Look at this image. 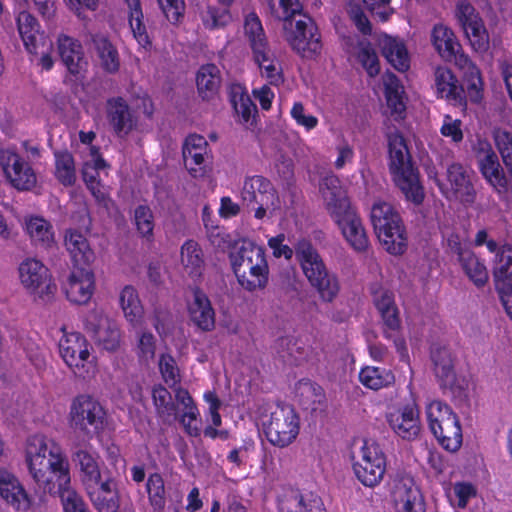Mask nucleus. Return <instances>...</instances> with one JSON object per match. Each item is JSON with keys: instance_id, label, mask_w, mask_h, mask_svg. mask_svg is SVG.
<instances>
[{"instance_id": "1", "label": "nucleus", "mask_w": 512, "mask_h": 512, "mask_svg": "<svg viewBox=\"0 0 512 512\" xmlns=\"http://www.w3.org/2000/svg\"><path fill=\"white\" fill-rule=\"evenodd\" d=\"M25 459L38 487L59 497L62 506L79 496L71 484L68 458L53 439L40 434L30 436L26 442Z\"/></svg>"}, {"instance_id": "2", "label": "nucleus", "mask_w": 512, "mask_h": 512, "mask_svg": "<svg viewBox=\"0 0 512 512\" xmlns=\"http://www.w3.org/2000/svg\"><path fill=\"white\" fill-rule=\"evenodd\" d=\"M326 208L340 228L343 236L357 252H364L369 240L362 221L352 208L345 190L336 176H327L320 184Z\"/></svg>"}, {"instance_id": "3", "label": "nucleus", "mask_w": 512, "mask_h": 512, "mask_svg": "<svg viewBox=\"0 0 512 512\" xmlns=\"http://www.w3.org/2000/svg\"><path fill=\"white\" fill-rule=\"evenodd\" d=\"M389 170L395 185L406 199L420 204L424 199L418 169L414 166L403 136L396 130L387 133Z\"/></svg>"}, {"instance_id": "4", "label": "nucleus", "mask_w": 512, "mask_h": 512, "mask_svg": "<svg viewBox=\"0 0 512 512\" xmlns=\"http://www.w3.org/2000/svg\"><path fill=\"white\" fill-rule=\"evenodd\" d=\"M295 257L308 282L318 291L321 299L332 302L339 293L340 284L337 276L327 269L313 244L306 239L299 240L295 244Z\"/></svg>"}, {"instance_id": "5", "label": "nucleus", "mask_w": 512, "mask_h": 512, "mask_svg": "<svg viewBox=\"0 0 512 512\" xmlns=\"http://www.w3.org/2000/svg\"><path fill=\"white\" fill-rule=\"evenodd\" d=\"M231 262L238 282L245 290L252 292L266 287L269 267L261 246L243 241L231 255Z\"/></svg>"}, {"instance_id": "6", "label": "nucleus", "mask_w": 512, "mask_h": 512, "mask_svg": "<svg viewBox=\"0 0 512 512\" xmlns=\"http://www.w3.org/2000/svg\"><path fill=\"white\" fill-rule=\"evenodd\" d=\"M371 221L379 241L393 255H400L406 249V236L401 218L394 207L387 202H376L371 209Z\"/></svg>"}, {"instance_id": "7", "label": "nucleus", "mask_w": 512, "mask_h": 512, "mask_svg": "<svg viewBox=\"0 0 512 512\" xmlns=\"http://www.w3.org/2000/svg\"><path fill=\"white\" fill-rule=\"evenodd\" d=\"M429 428L440 445L450 452L457 451L462 444V430L457 415L445 403L435 400L426 408Z\"/></svg>"}, {"instance_id": "8", "label": "nucleus", "mask_w": 512, "mask_h": 512, "mask_svg": "<svg viewBox=\"0 0 512 512\" xmlns=\"http://www.w3.org/2000/svg\"><path fill=\"white\" fill-rule=\"evenodd\" d=\"M353 471L366 487L377 486L386 472V456L378 443L363 440L360 450L353 454Z\"/></svg>"}, {"instance_id": "9", "label": "nucleus", "mask_w": 512, "mask_h": 512, "mask_svg": "<svg viewBox=\"0 0 512 512\" xmlns=\"http://www.w3.org/2000/svg\"><path fill=\"white\" fill-rule=\"evenodd\" d=\"M105 411L95 399L88 395L76 397L70 407V424L88 438L98 435L104 428Z\"/></svg>"}, {"instance_id": "10", "label": "nucleus", "mask_w": 512, "mask_h": 512, "mask_svg": "<svg viewBox=\"0 0 512 512\" xmlns=\"http://www.w3.org/2000/svg\"><path fill=\"white\" fill-rule=\"evenodd\" d=\"M284 37L293 50L303 57H313L322 48L321 36L313 19L304 14L284 27Z\"/></svg>"}, {"instance_id": "11", "label": "nucleus", "mask_w": 512, "mask_h": 512, "mask_svg": "<svg viewBox=\"0 0 512 512\" xmlns=\"http://www.w3.org/2000/svg\"><path fill=\"white\" fill-rule=\"evenodd\" d=\"M433 371L444 394L462 401L466 397V383L457 377L455 359L450 349L445 346H435L431 350Z\"/></svg>"}, {"instance_id": "12", "label": "nucleus", "mask_w": 512, "mask_h": 512, "mask_svg": "<svg viewBox=\"0 0 512 512\" xmlns=\"http://www.w3.org/2000/svg\"><path fill=\"white\" fill-rule=\"evenodd\" d=\"M242 200L254 211L257 219H263L267 211L278 208L279 199L269 180L262 176H252L245 179L242 192Z\"/></svg>"}, {"instance_id": "13", "label": "nucleus", "mask_w": 512, "mask_h": 512, "mask_svg": "<svg viewBox=\"0 0 512 512\" xmlns=\"http://www.w3.org/2000/svg\"><path fill=\"white\" fill-rule=\"evenodd\" d=\"M268 441L278 447L290 445L299 433V418L291 406H278L264 423Z\"/></svg>"}, {"instance_id": "14", "label": "nucleus", "mask_w": 512, "mask_h": 512, "mask_svg": "<svg viewBox=\"0 0 512 512\" xmlns=\"http://www.w3.org/2000/svg\"><path fill=\"white\" fill-rule=\"evenodd\" d=\"M21 284L44 302L50 301L56 291L47 267L35 258L23 260L18 268Z\"/></svg>"}, {"instance_id": "15", "label": "nucleus", "mask_w": 512, "mask_h": 512, "mask_svg": "<svg viewBox=\"0 0 512 512\" xmlns=\"http://www.w3.org/2000/svg\"><path fill=\"white\" fill-rule=\"evenodd\" d=\"M86 331L95 343L102 349L115 352L121 344V333L116 322L107 317L102 311L89 312L85 320Z\"/></svg>"}, {"instance_id": "16", "label": "nucleus", "mask_w": 512, "mask_h": 512, "mask_svg": "<svg viewBox=\"0 0 512 512\" xmlns=\"http://www.w3.org/2000/svg\"><path fill=\"white\" fill-rule=\"evenodd\" d=\"M391 497L398 512H426L423 495L410 475H396Z\"/></svg>"}, {"instance_id": "17", "label": "nucleus", "mask_w": 512, "mask_h": 512, "mask_svg": "<svg viewBox=\"0 0 512 512\" xmlns=\"http://www.w3.org/2000/svg\"><path fill=\"white\" fill-rule=\"evenodd\" d=\"M0 166L7 180L17 190L24 191L35 187L37 178L34 170L16 152L1 149Z\"/></svg>"}, {"instance_id": "18", "label": "nucleus", "mask_w": 512, "mask_h": 512, "mask_svg": "<svg viewBox=\"0 0 512 512\" xmlns=\"http://www.w3.org/2000/svg\"><path fill=\"white\" fill-rule=\"evenodd\" d=\"M106 116L114 133L120 138L126 137L138 124L135 111L122 97H112L107 100Z\"/></svg>"}, {"instance_id": "19", "label": "nucleus", "mask_w": 512, "mask_h": 512, "mask_svg": "<svg viewBox=\"0 0 512 512\" xmlns=\"http://www.w3.org/2000/svg\"><path fill=\"white\" fill-rule=\"evenodd\" d=\"M392 430L404 440H413L421 431L419 410L414 401L387 415Z\"/></svg>"}, {"instance_id": "20", "label": "nucleus", "mask_w": 512, "mask_h": 512, "mask_svg": "<svg viewBox=\"0 0 512 512\" xmlns=\"http://www.w3.org/2000/svg\"><path fill=\"white\" fill-rule=\"evenodd\" d=\"M59 351L66 364L75 374L85 377L83 369L90 357L86 339L80 333L65 335L59 342Z\"/></svg>"}, {"instance_id": "21", "label": "nucleus", "mask_w": 512, "mask_h": 512, "mask_svg": "<svg viewBox=\"0 0 512 512\" xmlns=\"http://www.w3.org/2000/svg\"><path fill=\"white\" fill-rule=\"evenodd\" d=\"M0 497L18 511H27L32 504L31 497L19 479L4 467H0Z\"/></svg>"}, {"instance_id": "22", "label": "nucleus", "mask_w": 512, "mask_h": 512, "mask_svg": "<svg viewBox=\"0 0 512 512\" xmlns=\"http://www.w3.org/2000/svg\"><path fill=\"white\" fill-rule=\"evenodd\" d=\"M90 155L91 159L86 161L83 165L82 178L96 201L107 206V191L99 179V173L100 170H104L108 165L101 157L97 147H90Z\"/></svg>"}, {"instance_id": "23", "label": "nucleus", "mask_w": 512, "mask_h": 512, "mask_svg": "<svg viewBox=\"0 0 512 512\" xmlns=\"http://www.w3.org/2000/svg\"><path fill=\"white\" fill-rule=\"evenodd\" d=\"M71 458L75 466L79 468L80 480L85 491L103 483L96 453L78 445L73 449Z\"/></svg>"}, {"instance_id": "24", "label": "nucleus", "mask_w": 512, "mask_h": 512, "mask_svg": "<svg viewBox=\"0 0 512 512\" xmlns=\"http://www.w3.org/2000/svg\"><path fill=\"white\" fill-rule=\"evenodd\" d=\"M94 291V274L88 266L76 267L65 284L67 298L76 304L87 303Z\"/></svg>"}, {"instance_id": "25", "label": "nucleus", "mask_w": 512, "mask_h": 512, "mask_svg": "<svg viewBox=\"0 0 512 512\" xmlns=\"http://www.w3.org/2000/svg\"><path fill=\"white\" fill-rule=\"evenodd\" d=\"M57 44L61 61L69 73L74 76L82 75L88 67V60L81 43L63 34L58 37Z\"/></svg>"}, {"instance_id": "26", "label": "nucleus", "mask_w": 512, "mask_h": 512, "mask_svg": "<svg viewBox=\"0 0 512 512\" xmlns=\"http://www.w3.org/2000/svg\"><path fill=\"white\" fill-rule=\"evenodd\" d=\"M207 153L208 142L203 136L192 134L185 139L182 149L184 165L193 177L204 175Z\"/></svg>"}, {"instance_id": "27", "label": "nucleus", "mask_w": 512, "mask_h": 512, "mask_svg": "<svg viewBox=\"0 0 512 512\" xmlns=\"http://www.w3.org/2000/svg\"><path fill=\"white\" fill-rule=\"evenodd\" d=\"M372 295L373 302L383 319L385 336L393 338L400 326L398 309L395 306L393 294L387 289L373 286Z\"/></svg>"}, {"instance_id": "28", "label": "nucleus", "mask_w": 512, "mask_h": 512, "mask_svg": "<svg viewBox=\"0 0 512 512\" xmlns=\"http://www.w3.org/2000/svg\"><path fill=\"white\" fill-rule=\"evenodd\" d=\"M446 178L454 197L463 203L471 204L475 200V189L468 170L460 163L447 165Z\"/></svg>"}, {"instance_id": "29", "label": "nucleus", "mask_w": 512, "mask_h": 512, "mask_svg": "<svg viewBox=\"0 0 512 512\" xmlns=\"http://www.w3.org/2000/svg\"><path fill=\"white\" fill-rule=\"evenodd\" d=\"M279 512H325L321 499L311 493L286 490L278 501Z\"/></svg>"}, {"instance_id": "30", "label": "nucleus", "mask_w": 512, "mask_h": 512, "mask_svg": "<svg viewBox=\"0 0 512 512\" xmlns=\"http://www.w3.org/2000/svg\"><path fill=\"white\" fill-rule=\"evenodd\" d=\"M446 61L454 62L464 72L466 89L472 102H479L482 98L483 81L478 67L461 52V49L454 52V57L446 58Z\"/></svg>"}, {"instance_id": "31", "label": "nucleus", "mask_w": 512, "mask_h": 512, "mask_svg": "<svg viewBox=\"0 0 512 512\" xmlns=\"http://www.w3.org/2000/svg\"><path fill=\"white\" fill-rule=\"evenodd\" d=\"M189 315L192 323L202 331H211L215 327V312L210 300L199 289L193 291V299L189 304Z\"/></svg>"}, {"instance_id": "32", "label": "nucleus", "mask_w": 512, "mask_h": 512, "mask_svg": "<svg viewBox=\"0 0 512 512\" xmlns=\"http://www.w3.org/2000/svg\"><path fill=\"white\" fill-rule=\"evenodd\" d=\"M86 493L98 512H118L119 496L112 478H107L98 486L86 490Z\"/></svg>"}, {"instance_id": "33", "label": "nucleus", "mask_w": 512, "mask_h": 512, "mask_svg": "<svg viewBox=\"0 0 512 512\" xmlns=\"http://www.w3.org/2000/svg\"><path fill=\"white\" fill-rule=\"evenodd\" d=\"M65 246L77 266H89L95 259L87 239L76 230L65 234Z\"/></svg>"}, {"instance_id": "34", "label": "nucleus", "mask_w": 512, "mask_h": 512, "mask_svg": "<svg viewBox=\"0 0 512 512\" xmlns=\"http://www.w3.org/2000/svg\"><path fill=\"white\" fill-rule=\"evenodd\" d=\"M434 78L435 89L439 97L461 103L464 89L458 85V81L450 69L437 67Z\"/></svg>"}, {"instance_id": "35", "label": "nucleus", "mask_w": 512, "mask_h": 512, "mask_svg": "<svg viewBox=\"0 0 512 512\" xmlns=\"http://www.w3.org/2000/svg\"><path fill=\"white\" fill-rule=\"evenodd\" d=\"M379 46L383 56L396 70L400 72L408 70L409 56L402 41L385 35L380 38Z\"/></svg>"}, {"instance_id": "36", "label": "nucleus", "mask_w": 512, "mask_h": 512, "mask_svg": "<svg viewBox=\"0 0 512 512\" xmlns=\"http://www.w3.org/2000/svg\"><path fill=\"white\" fill-rule=\"evenodd\" d=\"M220 70L214 64H206L200 67L196 77L199 95L202 99H212L220 88Z\"/></svg>"}, {"instance_id": "37", "label": "nucleus", "mask_w": 512, "mask_h": 512, "mask_svg": "<svg viewBox=\"0 0 512 512\" xmlns=\"http://www.w3.org/2000/svg\"><path fill=\"white\" fill-rule=\"evenodd\" d=\"M478 168L483 178L499 195H505L508 192V178L498 156L478 164Z\"/></svg>"}, {"instance_id": "38", "label": "nucleus", "mask_w": 512, "mask_h": 512, "mask_svg": "<svg viewBox=\"0 0 512 512\" xmlns=\"http://www.w3.org/2000/svg\"><path fill=\"white\" fill-rule=\"evenodd\" d=\"M431 38L435 49L444 60L454 57V52L461 49L453 31L442 24L434 26Z\"/></svg>"}, {"instance_id": "39", "label": "nucleus", "mask_w": 512, "mask_h": 512, "mask_svg": "<svg viewBox=\"0 0 512 512\" xmlns=\"http://www.w3.org/2000/svg\"><path fill=\"white\" fill-rule=\"evenodd\" d=\"M458 262L469 280L477 287H483L489 279L486 266L473 251L464 252Z\"/></svg>"}, {"instance_id": "40", "label": "nucleus", "mask_w": 512, "mask_h": 512, "mask_svg": "<svg viewBox=\"0 0 512 512\" xmlns=\"http://www.w3.org/2000/svg\"><path fill=\"white\" fill-rule=\"evenodd\" d=\"M181 263L192 277H199L204 268L203 253L197 242L186 241L181 248Z\"/></svg>"}, {"instance_id": "41", "label": "nucleus", "mask_w": 512, "mask_h": 512, "mask_svg": "<svg viewBox=\"0 0 512 512\" xmlns=\"http://www.w3.org/2000/svg\"><path fill=\"white\" fill-rule=\"evenodd\" d=\"M270 15L283 22V28L288 22H294L302 14L299 0H267Z\"/></svg>"}, {"instance_id": "42", "label": "nucleus", "mask_w": 512, "mask_h": 512, "mask_svg": "<svg viewBox=\"0 0 512 512\" xmlns=\"http://www.w3.org/2000/svg\"><path fill=\"white\" fill-rule=\"evenodd\" d=\"M253 57L269 84L278 86L283 82L281 65L270 48L253 54Z\"/></svg>"}, {"instance_id": "43", "label": "nucleus", "mask_w": 512, "mask_h": 512, "mask_svg": "<svg viewBox=\"0 0 512 512\" xmlns=\"http://www.w3.org/2000/svg\"><path fill=\"white\" fill-rule=\"evenodd\" d=\"M17 27L27 51L36 53L39 24L35 17L27 11L20 12L17 17Z\"/></svg>"}, {"instance_id": "44", "label": "nucleus", "mask_w": 512, "mask_h": 512, "mask_svg": "<svg viewBox=\"0 0 512 512\" xmlns=\"http://www.w3.org/2000/svg\"><path fill=\"white\" fill-rule=\"evenodd\" d=\"M359 380L365 387L379 390L392 385L395 376L389 369L367 366L360 371Z\"/></svg>"}, {"instance_id": "45", "label": "nucleus", "mask_w": 512, "mask_h": 512, "mask_svg": "<svg viewBox=\"0 0 512 512\" xmlns=\"http://www.w3.org/2000/svg\"><path fill=\"white\" fill-rule=\"evenodd\" d=\"M153 403L158 416L165 423H171L177 418V407L171 393L163 386H155L152 390Z\"/></svg>"}, {"instance_id": "46", "label": "nucleus", "mask_w": 512, "mask_h": 512, "mask_svg": "<svg viewBox=\"0 0 512 512\" xmlns=\"http://www.w3.org/2000/svg\"><path fill=\"white\" fill-rule=\"evenodd\" d=\"M26 231L36 245L48 248L54 242L52 226L41 217H31L27 219Z\"/></svg>"}, {"instance_id": "47", "label": "nucleus", "mask_w": 512, "mask_h": 512, "mask_svg": "<svg viewBox=\"0 0 512 512\" xmlns=\"http://www.w3.org/2000/svg\"><path fill=\"white\" fill-rule=\"evenodd\" d=\"M493 276L496 287L512 284V247L503 246L496 254Z\"/></svg>"}, {"instance_id": "48", "label": "nucleus", "mask_w": 512, "mask_h": 512, "mask_svg": "<svg viewBox=\"0 0 512 512\" xmlns=\"http://www.w3.org/2000/svg\"><path fill=\"white\" fill-rule=\"evenodd\" d=\"M92 42L101 59L103 68L110 73L118 71L119 56L112 43L103 35H94Z\"/></svg>"}, {"instance_id": "49", "label": "nucleus", "mask_w": 512, "mask_h": 512, "mask_svg": "<svg viewBox=\"0 0 512 512\" xmlns=\"http://www.w3.org/2000/svg\"><path fill=\"white\" fill-rule=\"evenodd\" d=\"M244 29L253 54H259L261 51L270 48L261 21L256 14L250 13L246 17Z\"/></svg>"}, {"instance_id": "50", "label": "nucleus", "mask_w": 512, "mask_h": 512, "mask_svg": "<svg viewBox=\"0 0 512 512\" xmlns=\"http://www.w3.org/2000/svg\"><path fill=\"white\" fill-rule=\"evenodd\" d=\"M126 3L128 6L129 24L133 35L141 46L146 47L150 44V40L143 23L140 0H126Z\"/></svg>"}, {"instance_id": "51", "label": "nucleus", "mask_w": 512, "mask_h": 512, "mask_svg": "<svg viewBox=\"0 0 512 512\" xmlns=\"http://www.w3.org/2000/svg\"><path fill=\"white\" fill-rule=\"evenodd\" d=\"M491 134L502 162L512 177V132L502 127H494Z\"/></svg>"}, {"instance_id": "52", "label": "nucleus", "mask_w": 512, "mask_h": 512, "mask_svg": "<svg viewBox=\"0 0 512 512\" xmlns=\"http://www.w3.org/2000/svg\"><path fill=\"white\" fill-rule=\"evenodd\" d=\"M120 304L126 319L131 323H137L143 314L138 294L132 286H125L120 294Z\"/></svg>"}, {"instance_id": "53", "label": "nucleus", "mask_w": 512, "mask_h": 512, "mask_svg": "<svg viewBox=\"0 0 512 512\" xmlns=\"http://www.w3.org/2000/svg\"><path fill=\"white\" fill-rule=\"evenodd\" d=\"M146 490L149 503L155 511H162L166 506V489L162 476L153 473L148 477Z\"/></svg>"}, {"instance_id": "54", "label": "nucleus", "mask_w": 512, "mask_h": 512, "mask_svg": "<svg viewBox=\"0 0 512 512\" xmlns=\"http://www.w3.org/2000/svg\"><path fill=\"white\" fill-rule=\"evenodd\" d=\"M231 103L241 121L247 123L257 111L255 104L245 93L241 86H235L231 90Z\"/></svg>"}, {"instance_id": "55", "label": "nucleus", "mask_w": 512, "mask_h": 512, "mask_svg": "<svg viewBox=\"0 0 512 512\" xmlns=\"http://www.w3.org/2000/svg\"><path fill=\"white\" fill-rule=\"evenodd\" d=\"M56 158V178L65 186H72L76 181V172L73 156L65 152H57Z\"/></svg>"}, {"instance_id": "56", "label": "nucleus", "mask_w": 512, "mask_h": 512, "mask_svg": "<svg viewBox=\"0 0 512 512\" xmlns=\"http://www.w3.org/2000/svg\"><path fill=\"white\" fill-rule=\"evenodd\" d=\"M357 59L370 77H375L380 72V64L377 53L371 43L362 40L357 46Z\"/></svg>"}, {"instance_id": "57", "label": "nucleus", "mask_w": 512, "mask_h": 512, "mask_svg": "<svg viewBox=\"0 0 512 512\" xmlns=\"http://www.w3.org/2000/svg\"><path fill=\"white\" fill-rule=\"evenodd\" d=\"M134 222L142 237L150 239L153 236L154 216L148 206L139 205L135 208Z\"/></svg>"}, {"instance_id": "58", "label": "nucleus", "mask_w": 512, "mask_h": 512, "mask_svg": "<svg viewBox=\"0 0 512 512\" xmlns=\"http://www.w3.org/2000/svg\"><path fill=\"white\" fill-rule=\"evenodd\" d=\"M462 28L474 47L478 49L485 48L488 43V35L479 18L467 22Z\"/></svg>"}, {"instance_id": "59", "label": "nucleus", "mask_w": 512, "mask_h": 512, "mask_svg": "<svg viewBox=\"0 0 512 512\" xmlns=\"http://www.w3.org/2000/svg\"><path fill=\"white\" fill-rule=\"evenodd\" d=\"M297 392L304 405L321 403L323 399L322 388L310 381H301L298 384Z\"/></svg>"}, {"instance_id": "60", "label": "nucleus", "mask_w": 512, "mask_h": 512, "mask_svg": "<svg viewBox=\"0 0 512 512\" xmlns=\"http://www.w3.org/2000/svg\"><path fill=\"white\" fill-rule=\"evenodd\" d=\"M159 369L165 383L170 387L175 386L179 382V369L172 356L166 354L161 355L159 359Z\"/></svg>"}, {"instance_id": "61", "label": "nucleus", "mask_w": 512, "mask_h": 512, "mask_svg": "<svg viewBox=\"0 0 512 512\" xmlns=\"http://www.w3.org/2000/svg\"><path fill=\"white\" fill-rule=\"evenodd\" d=\"M202 19L206 28L215 29L226 26L231 21V15L227 9L208 7Z\"/></svg>"}, {"instance_id": "62", "label": "nucleus", "mask_w": 512, "mask_h": 512, "mask_svg": "<svg viewBox=\"0 0 512 512\" xmlns=\"http://www.w3.org/2000/svg\"><path fill=\"white\" fill-rule=\"evenodd\" d=\"M23 348L29 362L38 370L46 366V352L41 345L31 339L23 343Z\"/></svg>"}, {"instance_id": "63", "label": "nucleus", "mask_w": 512, "mask_h": 512, "mask_svg": "<svg viewBox=\"0 0 512 512\" xmlns=\"http://www.w3.org/2000/svg\"><path fill=\"white\" fill-rule=\"evenodd\" d=\"M158 3L171 23H177L183 17L185 11L184 0H158Z\"/></svg>"}, {"instance_id": "64", "label": "nucleus", "mask_w": 512, "mask_h": 512, "mask_svg": "<svg viewBox=\"0 0 512 512\" xmlns=\"http://www.w3.org/2000/svg\"><path fill=\"white\" fill-rule=\"evenodd\" d=\"M472 151L478 164L498 156L491 143L487 139L481 137L476 139L472 146Z\"/></svg>"}]
</instances>
